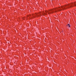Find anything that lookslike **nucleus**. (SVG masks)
I'll use <instances>...</instances> for the list:
<instances>
[{
	"label": "nucleus",
	"mask_w": 76,
	"mask_h": 76,
	"mask_svg": "<svg viewBox=\"0 0 76 76\" xmlns=\"http://www.w3.org/2000/svg\"><path fill=\"white\" fill-rule=\"evenodd\" d=\"M73 6H76V2L69 4L64 6H61V7H57L48 11H46L45 12L42 11L39 13H36L34 15L33 14L32 16L33 18H38V17H40V16H42V15L43 16L47 15V13L49 15H50L53 13L54 12H57L58 11H61V10H64V9H66L70 8V7H72Z\"/></svg>",
	"instance_id": "nucleus-1"
},
{
	"label": "nucleus",
	"mask_w": 76,
	"mask_h": 76,
	"mask_svg": "<svg viewBox=\"0 0 76 76\" xmlns=\"http://www.w3.org/2000/svg\"><path fill=\"white\" fill-rule=\"evenodd\" d=\"M66 26L67 27H70V26L69 24H68Z\"/></svg>",
	"instance_id": "nucleus-2"
}]
</instances>
